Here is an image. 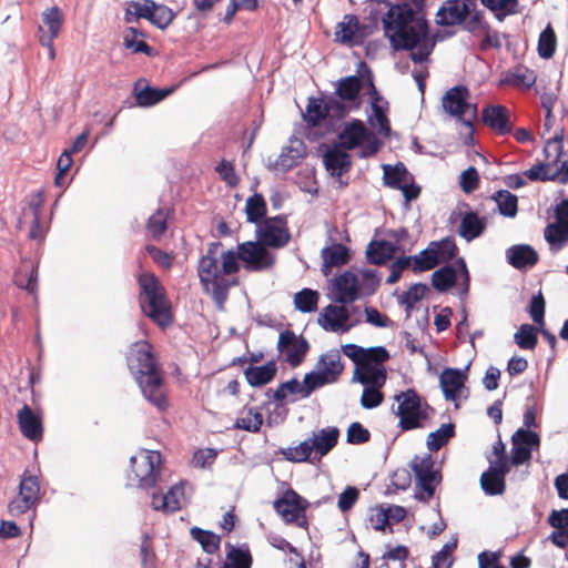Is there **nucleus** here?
Wrapping results in <instances>:
<instances>
[{
    "instance_id": "1",
    "label": "nucleus",
    "mask_w": 568,
    "mask_h": 568,
    "mask_svg": "<svg viewBox=\"0 0 568 568\" xmlns=\"http://www.w3.org/2000/svg\"><path fill=\"white\" fill-rule=\"evenodd\" d=\"M384 36L393 51H409L414 63H424L435 48L426 18V0H408L395 3L382 17Z\"/></svg>"
},
{
    "instance_id": "2",
    "label": "nucleus",
    "mask_w": 568,
    "mask_h": 568,
    "mask_svg": "<svg viewBox=\"0 0 568 568\" xmlns=\"http://www.w3.org/2000/svg\"><path fill=\"white\" fill-rule=\"evenodd\" d=\"M126 364L144 398L159 412H165L169 402L162 390L163 377L148 341L133 343L126 353Z\"/></svg>"
},
{
    "instance_id": "3",
    "label": "nucleus",
    "mask_w": 568,
    "mask_h": 568,
    "mask_svg": "<svg viewBox=\"0 0 568 568\" xmlns=\"http://www.w3.org/2000/svg\"><path fill=\"white\" fill-rule=\"evenodd\" d=\"M136 281L140 287L139 303L142 313L162 328L171 325L173 316L166 293L156 275L143 272L139 274Z\"/></svg>"
},
{
    "instance_id": "4",
    "label": "nucleus",
    "mask_w": 568,
    "mask_h": 568,
    "mask_svg": "<svg viewBox=\"0 0 568 568\" xmlns=\"http://www.w3.org/2000/svg\"><path fill=\"white\" fill-rule=\"evenodd\" d=\"M367 72H373L365 61L356 65L355 74L339 78L334 82L335 91L329 93L331 104L335 113L345 119L352 111H357L363 104L362 90L365 89Z\"/></svg>"
},
{
    "instance_id": "5",
    "label": "nucleus",
    "mask_w": 568,
    "mask_h": 568,
    "mask_svg": "<svg viewBox=\"0 0 568 568\" xmlns=\"http://www.w3.org/2000/svg\"><path fill=\"white\" fill-rule=\"evenodd\" d=\"M221 242H212L207 245L206 254L203 255L197 265V275L204 291L210 293L219 311L225 310V302L229 291L237 284V280L230 281L219 274L217 250Z\"/></svg>"
},
{
    "instance_id": "6",
    "label": "nucleus",
    "mask_w": 568,
    "mask_h": 568,
    "mask_svg": "<svg viewBox=\"0 0 568 568\" xmlns=\"http://www.w3.org/2000/svg\"><path fill=\"white\" fill-rule=\"evenodd\" d=\"M336 142L347 151L361 148L357 153L359 159L376 155L384 145L383 141L372 130L367 129L359 119H352L345 123L337 134Z\"/></svg>"
},
{
    "instance_id": "7",
    "label": "nucleus",
    "mask_w": 568,
    "mask_h": 568,
    "mask_svg": "<svg viewBox=\"0 0 568 568\" xmlns=\"http://www.w3.org/2000/svg\"><path fill=\"white\" fill-rule=\"evenodd\" d=\"M397 402V408L392 407V412L399 418L398 427L403 432L413 430L424 427V422L428 420V416L420 409L422 396L415 388H407L394 395Z\"/></svg>"
},
{
    "instance_id": "8",
    "label": "nucleus",
    "mask_w": 568,
    "mask_h": 568,
    "mask_svg": "<svg viewBox=\"0 0 568 568\" xmlns=\"http://www.w3.org/2000/svg\"><path fill=\"white\" fill-rule=\"evenodd\" d=\"M161 453L142 449L139 456H131L129 460L128 480L136 481V487L148 490L156 485L160 475Z\"/></svg>"
},
{
    "instance_id": "9",
    "label": "nucleus",
    "mask_w": 568,
    "mask_h": 568,
    "mask_svg": "<svg viewBox=\"0 0 568 568\" xmlns=\"http://www.w3.org/2000/svg\"><path fill=\"white\" fill-rule=\"evenodd\" d=\"M310 503L292 487H288L281 497L273 501L274 510L285 524H294L300 528L308 529L306 509Z\"/></svg>"
},
{
    "instance_id": "10",
    "label": "nucleus",
    "mask_w": 568,
    "mask_h": 568,
    "mask_svg": "<svg viewBox=\"0 0 568 568\" xmlns=\"http://www.w3.org/2000/svg\"><path fill=\"white\" fill-rule=\"evenodd\" d=\"M276 348L284 354V361L292 367H298L311 349L310 342L304 335H296L292 329H284L278 335Z\"/></svg>"
},
{
    "instance_id": "11",
    "label": "nucleus",
    "mask_w": 568,
    "mask_h": 568,
    "mask_svg": "<svg viewBox=\"0 0 568 568\" xmlns=\"http://www.w3.org/2000/svg\"><path fill=\"white\" fill-rule=\"evenodd\" d=\"M361 323L359 318L351 321V311L345 305L328 304L317 318V324L326 332L347 333Z\"/></svg>"
},
{
    "instance_id": "12",
    "label": "nucleus",
    "mask_w": 568,
    "mask_h": 568,
    "mask_svg": "<svg viewBox=\"0 0 568 568\" xmlns=\"http://www.w3.org/2000/svg\"><path fill=\"white\" fill-rule=\"evenodd\" d=\"M320 150H323V165L332 178L339 179L351 171L353 165L352 156L337 142H332L331 144L322 143Z\"/></svg>"
},
{
    "instance_id": "13",
    "label": "nucleus",
    "mask_w": 568,
    "mask_h": 568,
    "mask_svg": "<svg viewBox=\"0 0 568 568\" xmlns=\"http://www.w3.org/2000/svg\"><path fill=\"white\" fill-rule=\"evenodd\" d=\"M174 91L175 87L156 88L151 85L145 78H140L133 84L132 95L136 106L151 108L165 100Z\"/></svg>"
},
{
    "instance_id": "14",
    "label": "nucleus",
    "mask_w": 568,
    "mask_h": 568,
    "mask_svg": "<svg viewBox=\"0 0 568 568\" xmlns=\"http://www.w3.org/2000/svg\"><path fill=\"white\" fill-rule=\"evenodd\" d=\"M268 246L262 245L256 241H246L241 243L242 253L245 257V270L248 272H261L271 268L275 263V256L267 250Z\"/></svg>"
},
{
    "instance_id": "15",
    "label": "nucleus",
    "mask_w": 568,
    "mask_h": 568,
    "mask_svg": "<svg viewBox=\"0 0 568 568\" xmlns=\"http://www.w3.org/2000/svg\"><path fill=\"white\" fill-rule=\"evenodd\" d=\"M469 89L464 84H456L448 89L442 98V106L444 111L454 116L457 121H462L473 105L468 101Z\"/></svg>"
},
{
    "instance_id": "16",
    "label": "nucleus",
    "mask_w": 568,
    "mask_h": 568,
    "mask_svg": "<svg viewBox=\"0 0 568 568\" xmlns=\"http://www.w3.org/2000/svg\"><path fill=\"white\" fill-rule=\"evenodd\" d=\"M332 288L334 291L333 300L342 305L352 304L361 298L358 292L359 280L351 270L344 271L341 275L332 278Z\"/></svg>"
},
{
    "instance_id": "17",
    "label": "nucleus",
    "mask_w": 568,
    "mask_h": 568,
    "mask_svg": "<svg viewBox=\"0 0 568 568\" xmlns=\"http://www.w3.org/2000/svg\"><path fill=\"white\" fill-rule=\"evenodd\" d=\"M329 101V93L325 94L323 98L311 97L308 99L306 112L303 114V120L308 128L320 126L327 118V115H331L335 119H342V116L335 113V110Z\"/></svg>"
},
{
    "instance_id": "18",
    "label": "nucleus",
    "mask_w": 568,
    "mask_h": 568,
    "mask_svg": "<svg viewBox=\"0 0 568 568\" xmlns=\"http://www.w3.org/2000/svg\"><path fill=\"white\" fill-rule=\"evenodd\" d=\"M414 499L427 504L435 496L437 487L442 484L443 475L440 469L414 474Z\"/></svg>"
},
{
    "instance_id": "19",
    "label": "nucleus",
    "mask_w": 568,
    "mask_h": 568,
    "mask_svg": "<svg viewBox=\"0 0 568 568\" xmlns=\"http://www.w3.org/2000/svg\"><path fill=\"white\" fill-rule=\"evenodd\" d=\"M481 121L500 135H507L513 131L509 111L501 104L486 105L481 111Z\"/></svg>"
},
{
    "instance_id": "20",
    "label": "nucleus",
    "mask_w": 568,
    "mask_h": 568,
    "mask_svg": "<svg viewBox=\"0 0 568 568\" xmlns=\"http://www.w3.org/2000/svg\"><path fill=\"white\" fill-rule=\"evenodd\" d=\"M18 425L21 434L33 443L42 440L43 425L41 416L28 404H23L17 414Z\"/></svg>"
},
{
    "instance_id": "21",
    "label": "nucleus",
    "mask_w": 568,
    "mask_h": 568,
    "mask_svg": "<svg viewBox=\"0 0 568 568\" xmlns=\"http://www.w3.org/2000/svg\"><path fill=\"white\" fill-rule=\"evenodd\" d=\"M255 236L262 245L272 248H282L291 240L288 226L280 227L267 222L256 225Z\"/></svg>"
},
{
    "instance_id": "22",
    "label": "nucleus",
    "mask_w": 568,
    "mask_h": 568,
    "mask_svg": "<svg viewBox=\"0 0 568 568\" xmlns=\"http://www.w3.org/2000/svg\"><path fill=\"white\" fill-rule=\"evenodd\" d=\"M506 260L514 268L526 271L538 263L539 255L529 244H515L506 250Z\"/></svg>"
},
{
    "instance_id": "23",
    "label": "nucleus",
    "mask_w": 568,
    "mask_h": 568,
    "mask_svg": "<svg viewBox=\"0 0 568 568\" xmlns=\"http://www.w3.org/2000/svg\"><path fill=\"white\" fill-rule=\"evenodd\" d=\"M396 252L404 253L400 244L387 240H372L366 247V260L373 265H383L390 260Z\"/></svg>"
},
{
    "instance_id": "24",
    "label": "nucleus",
    "mask_w": 568,
    "mask_h": 568,
    "mask_svg": "<svg viewBox=\"0 0 568 568\" xmlns=\"http://www.w3.org/2000/svg\"><path fill=\"white\" fill-rule=\"evenodd\" d=\"M339 429L335 426L322 428L317 433L314 432L313 436L310 437L313 445L314 459L321 462L337 445Z\"/></svg>"
},
{
    "instance_id": "25",
    "label": "nucleus",
    "mask_w": 568,
    "mask_h": 568,
    "mask_svg": "<svg viewBox=\"0 0 568 568\" xmlns=\"http://www.w3.org/2000/svg\"><path fill=\"white\" fill-rule=\"evenodd\" d=\"M43 26L48 28V33L44 32L43 27L39 26V41L42 45L50 49V54L53 57L52 40L59 34L62 24V13L58 7L47 9L42 14Z\"/></svg>"
},
{
    "instance_id": "26",
    "label": "nucleus",
    "mask_w": 568,
    "mask_h": 568,
    "mask_svg": "<svg viewBox=\"0 0 568 568\" xmlns=\"http://www.w3.org/2000/svg\"><path fill=\"white\" fill-rule=\"evenodd\" d=\"M486 227L487 219L485 216H479L476 211L468 210L462 216L457 233L467 242H471L483 235Z\"/></svg>"
},
{
    "instance_id": "27",
    "label": "nucleus",
    "mask_w": 568,
    "mask_h": 568,
    "mask_svg": "<svg viewBox=\"0 0 568 568\" xmlns=\"http://www.w3.org/2000/svg\"><path fill=\"white\" fill-rule=\"evenodd\" d=\"M277 373V365L274 359H270L262 365L250 364L244 369V376L247 384L252 387H263L271 383Z\"/></svg>"
},
{
    "instance_id": "28",
    "label": "nucleus",
    "mask_w": 568,
    "mask_h": 568,
    "mask_svg": "<svg viewBox=\"0 0 568 568\" xmlns=\"http://www.w3.org/2000/svg\"><path fill=\"white\" fill-rule=\"evenodd\" d=\"M329 240L332 241V244L323 247L321 251V256L323 258L322 271L325 275L328 274L329 267L343 266L351 260V250L346 245L335 243L332 236H329Z\"/></svg>"
},
{
    "instance_id": "29",
    "label": "nucleus",
    "mask_w": 568,
    "mask_h": 568,
    "mask_svg": "<svg viewBox=\"0 0 568 568\" xmlns=\"http://www.w3.org/2000/svg\"><path fill=\"white\" fill-rule=\"evenodd\" d=\"M459 275V267L457 266V258L454 263L445 264L434 271L432 274L433 288L443 294L449 292L457 283Z\"/></svg>"
},
{
    "instance_id": "30",
    "label": "nucleus",
    "mask_w": 568,
    "mask_h": 568,
    "mask_svg": "<svg viewBox=\"0 0 568 568\" xmlns=\"http://www.w3.org/2000/svg\"><path fill=\"white\" fill-rule=\"evenodd\" d=\"M316 369L324 375L329 384L335 383L344 371V364L337 349L322 354L317 361Z\"/></svg>"
},
{
    "instance_id": "31",
    "label": "nucleus",
    "mask_w": 568,
    "mask_h": 568,
    "mask_svg": "<svg viewBox=\"0 0 568 568\" xmlns=\"http://www.w3.org/2000/svg\"><path fill=\"white\" fill-rule=\"evenodd\" d=\"M436 16V24L440 27L462 26L466 20L460 0H446L439 7Z\"/></svg>"
},
{
    "instance_id": "32",
    "label": "nucleus",
    "mask_w": 568,
    "mask_h": 568,
    "mask_svg": "<svg viewBox=\"0 0 568 568\" xmlns=\"http://www.w3.org/2000/svg\"><path fill=\"white\" fill-rule=\"evenodd\" d=\"M359 20L357 16L345 14L343 21L338 22L335 29V42L341 44L355 45L359 41Z\"/></svg>"
},
{
    "instance_id": "33",
    "label": "nucleus",
    "mask_w": 568,
    "mask_h": 568,
    "mask_svg": "<svg viewBox=\"0 0 568 568\" xmlns=\"http://www.w3.org/2000/svg\"><path fill=\"white\" fill-rule=\"evenodd\" d=\"M226 556L221 568H251L253 558L246 544L234 546L226 544Z\"/></svg>"
},
{
    "instance_id": "34",
    "label": "nucleus",
    "mask_w": 568,
    "mask_h": 568,
    "mask_svg": "<svg viewBox=\"0 0 568 568\" xmlns=\"http://www.w3.org/2000/svg\"><path fill=\"white\" fill-rule=\"evenodd\" d=\"M383 183L385 186L393 190L402 189V185L407 182L413 175L403 162L396 164H383Z\"/></svg>"
},
{
    "instance_id": "35",
    "label": "nucleus",
    "mask_w": 568,
    "mask_h": 568,
    "mask_svg": "<svg viewBox=\"0 0 568 568\" xmlns=\"http://www.w3.org/2000/svg\"><path fill=\"white\" fill-rule=\"evenodd\" d=\"M387 381V369L385 366L381 368H368L354 371L352 383H359L364 388H383Z\"/></svg>"
},
{
    "instance_id": "36",
    "label": "nucleus",
    "mask_w": 568,
    "mask_h": 568,
    "mask_svg": "<svg viewBox=\"0 0 568 568\" xmlns=\"http://www.w3.org/2000/svg\"><path fill=\"white\" fill-rule=\"evenodd\" d=\"M277 454L282 455L285 460L291 463H317V460L314 459L313 445L311 444L310 438L301 442L294 447H281Z\"/></svg>"
},
{
    "instance_id": "37",
    "label": "nucleus",
    "mask_w": 568,
    "mask_h": 568,
    "mask_svg": "<svg viewBox=\"0 0 568 568\" xmlns=\"http://www.w3.org/2000/svg\"><path fill=\"white\" fill-rule=\"evenodd\" d=\"M297 394H300L301 398H303L301 382L295 376L288 381L280 383L275 390L268 388L265 393L267 397H272L277 407H281L285 404L288 395Z\"/></svg>"
},
{
    "instance_id": "38",
    "label": "nucleus",
    "mask_w": 568,
    "mask_h": 568,
    "mask_svg": "<svg viewBox=\"0 0 568 568\" xmlns=\"http://www.w3.org/2000/svg\"><path fill=\"white\" fill-rule=\"evenodd\" d=\"M300 148L285 146L276 161L268 165V169H280L283 172H288L293 168L300 164L301 159L304 155L305 145L303 141H300Z\"/></svg>"
},
{
    "instance_id": "39",
    "label": "nucleus",
    "mask_w": 568,
    "mask_h": 568,
    "mask_svg": "<svg viewBox=\"0 0 568 568\" xmlns=\"http://www.w3.org/2000/svg\"><path fill=\"white\" fill-rule=\"evenodd\" d=\"M544 237L551 253L556 254L568 245V224H548Z\"/></svg>"
},
{
    "instance_id": "40",
    "label": "nucleus",
    "mask_w": 568,
    "mask_h": 568,
    "mask_svg": "<svg viewBox=\"0 0 568 568\" xmlns=\"http://www.w3.org/2000/svg\"><path fill=\"white\" fill-rule=\"evenodd\" d=\"M435 253L430 247V244L423 248L419 253L414 255H406L409 263L410 270L415 274H420L426 271H430L438 266V260L435 257Z\"/></svg>"
},
{
    "instance_id": "41",
    "label": "nucleus",
    "mask_w": 568,
    "mask_h": 568,
    "mask_svg": "<svg viewBox=\"0 0 568 568\" xmlns=\"http://www.w3.org/2000/svg\"><path fill=\"white\" fill-rule=\"evenodd\" d=\"M498 213L505 217H515L518 213V197L508 190H498L490 195Z\"/></svg>"
},
{
    "instance_id": "42",
    "label": "nucleus",
    "mask_w": 568,
    "mask_h": 568,
    "mask_svg": "<svg viewBox=\"0 0 568 568\" xmlns=\"http://www.w3.org/2000/svg\"><path fill=\"white\" fill-rule=\"evenodd\" d=\"M246 221L258 225L267 214V204L262 193L255 192L248 196L245 204Z\"/></svg>"
},
{
    "instance_id": "43",
    "label": "nucleus",
    "mask_w": 568,
    "mask_h": 568,
    "mask_svg": "<svg viewBox=\"0 0 568 568\" xmlns=\"http://www.w3.org/2000/svg\"><path fill=\"white\" fill-rule=\"evenodd\" d=\"M193 540L200 544L202 550L207 555H213L220 549L221 537L212 530L193 526L190 529Z\"/></svg>"
},
{
    "instance_id": "44",
    "label": "nucleus",
    "mask_w": 568,
    "mask_h": 568,
    "mask_svg": "<svg viewBox=\"0 0 568 568\" xmlns=\"http://www.w3.org/2000/svg\"><path fill=\"white\" fill-rule=\"evenodd\" d=\"M456 435L455 424H442L439 428L430 432L427 436L426 446L429 452L436 453L442 449Z\"/></svg>"
},
{
    "instance_id": "45",
    "label": "nucleus",
    "mask_w": 568,
    "mask_h": 568,
    "mask_svg": "<svg viewBox=\"0 0 568 568\" xmlns=\"http://www.w3.org/2000/svg\"><path fill=\"white\" fill-rule=\"evenodd\" d=\"M480 3L494 13V17L499 22H503L506 17L517 14L519 10V0H479Z\"/></svg>"
},
{
    "instance_id": "46",
    "label": "nucleus",
    "mask_w": 568,
    "mask_h": 568,
    "mask_svg": "<svg viewBox=\"0 0 568 568\" xmlns=\"http://www.w3.org/2000/svg\"><path fill=\"white\" fill-rule=\"evenodd\" d=\"M429 244L436 255V260H438V265L449 264L448 262L455 258L458 253V247L453 236H446L438 241H430Z\"/></svg>"
},
{
    "instance_id": "47",
    "label": "nucleus",
    "mask_w": 568,
    "mask_h": 568,
    "mask_svg": "<svg viewBox=\"0 0 568 568\" xmlns=\"http://www.w3.org/2000/svg\"><path fill=\"white\" fill-rule=\"evenodd\" d=\"M468 364L464 369L445 367L439 375L440 388L463 389L467 381Z\"/></svg>"
},
{
    "instance_id": "48",
    "label": "nucleus",
    "mask_w": 568,
    "mask_h": 568,
    "mask_svg": "<svg viewBox=\"0 0 568 568\" xmlns=\"http://www.w3.org/2000/svg\"><path fill=\"white\" fill-rule=\"evenodd\" d=\"M390 359V354L388 349L383 346H371L365 348L363 361L361 364V369H373L381 368V366H385L384 364Z\"/></svg>"
},
{
    "instance_id": "49",
    "label": "nucleus",
    "mask_w": 568,
    "mask_h": 568,
    "mask_svg": "<svg viewBox=\"0 0 568 568\" xmlns=\"http://www.w3.org/2000/svg\"><path fill=\"white\" fill-rule=\"evenodd\" d=\"M479 484L487 496H500L506 490V479L489 468L480 475Z\"/></svg>"
},
{
    "instance_id": "50",
    "label": "nucleus",
    "mask_w": 568,
    "mask_h": 568,
    "mask_svg": "<svg viewBox=\"0 0 568 568\" xmlns=\"http://www.w3.org/2000/svg\"><path fill=\"white\" fill-rule=\"evenodd\" d=\"M242 252L243 251L241 248V243L237 245V251L230 248L222 252V263L221 268H219V274L222 276L236 274L241 268L240 261H242L245 264V257Z\"/></svg>"
},
{
    "instance_id": "51",
    "label": "nucleus",
    "mask_w": 568,
    "mask_h": 568,
    "mask_svg": "<svg viewBox=\"0 0 568 568\" xmlns=\"http://www.w3.org/2000/svg\"><path fill=\"white\" fill-rule=\"evenodd\" d=\"M18 494L22 497L29 498L37 505L40 500L39 476L33 475L28 469H26L20 479Z\"/></svg>"
},
{
    "instance_id": "52",
    "label": "nucleus",
    "mask_w": 568,
    "mask_h": 568,
    "mask_svg": "<svg viewBox=\"0 0 568 568\" xmlns=\"http://www.w3.org/2000/svg\"><path fill=\"white\" fill-rule=\"evenodd\" d=\"M366 94L368 95L372 114L388 111V102L384 99L375 85L373 72H367L365 80Z\"/></svg>"
},
{
    "instance_id": "53",
    "label": "nucleus",
    "mask_w": 568,
    "mask_h": 568,
    "mask_svg": "<svg viewBox=\"0 0 568 568\" xmlns=\"http://www.w3.org/2000/svg\"><path fill=\"white\" fill-rule=\"evenodd\" d=\"M429 291L427 284L417 282L414 283L408 291L404 292L398 297V303L405 306L406 315L409 316L414 310L415 304L424 298L426 293Z\"/></svg>"
},
{
    "instance_id": "54",
    "label": "nucleus",
    "mask_w": 568,
    "mask_h": 568,
    "mask_svg": "<svg viewBox=\"0 0 568 568\" xmlns=\"http://www.w3.org/2000/svg\"><path fill=\"white\" fill-rule=\"evenodd\" d=\"M557 47V37L551 24L548 23L538 38L537 52L541 59L548 60L554 57Z\"/></svg>"
},
{
    "instance_id": "55",
    "label": "nucleus",
    "mask_w": 568,
    "mask_h": 568,
    "mask_svg": "<svg viewBox=\"0 0 568 568\" xmlns=\"http://www.w3.org/2000/svg\"><path fill=\"white\" fill-rule=\"evenodd\" d=\"M538 326L521 324L514 335V342L521 349H534L538 343Z\"/></svg>"
},
{
    "instance_id": "56",
    "label": "nucleus",
    "mask_w": 568,
    "mask_h": 568,
    "mask_svg": "<svg viewBox=\"0 0 568 568\" xmlns=\"http://www.w3.org/2000/svg\"><path fill=\"white\" fill-rule=\"evenodd\" d=\"M320 293L315 290L304 287L294 295L295 310L301 313H312L317 310Z\"/></svg>"
},
{
    "instance_id": "57",
    "label": "nucleus",
    "mask_w": 568,
    "mask_h": 568,
    "mask_svg": "<svg viewBox=\"0 0 568 568\" xmlns=\"http://www.w3.org/2000/svg\"><path fill=\"white\" fill-rule=\"evenodd\" d=\"M381 11L372 8L368 14L364 18L363 22H359V41H355L356 47L364 44V41L378 30L379 21L382 22Z\"/></svg>"
},
{
    "instance_id": "58",
    "label": "nucleus",
    "mask_w": 568,
    "mask_h": 568,
    "mask_svg": "<svg viewBox=\"0 0 568 568\" xmlns=\"http://www.w3.org/2000/svg\"><path fill=\"white\" fill-rule=\"evenodd\" d=\"M183 483L180 481L169 488L166 494L161 496V504L159 508H162L163 513H175L181 509L180 497L183 496Z\"/></svg>"
},
{
    "instance_id": "59",
    "label": "nucleus",
    "mask_w": 568,
    "mask_h": 568,
    "mask_svg": "<svg viewBox=\"0 0 568 568\" xmlns=\"http://www.w3.org/2000/svg\"><path fill=\"white\" fill-rule=\"evenodd\" d=\"M140 561L141 568H159V559L154 549L153 540L148 532H144L141 536Z\"/></svg>"
},
{
    "instance_id": "60",
    "label": "nucleus",
    "mask_w": 568,
    "mask_h": 568,
    "mask_svg": "<svg viewBox=\"0 0 568 568\" xmlns=\"http://www.w3.org/2000/svg\"><path fill=\"white\" fill-rule=\"evenodd\" d=\"M361 275L363 277L358 284V292L361 293V298L372 296L377 291L381 284V277L378 276L377 271L364 268L361 270Z\"/></svg>"
},
{
    "instance_id": "61",
    "label": "nucleus",
    "mask_w": 568,
    "mask_h": 568,
    "mask_svg": "<svg viewBox=\"0 0 568 568\" xmlns=\"http://www.w3.org/2000/svg\"><path fill=\"white\" fill-rule=\"evenodd\" d=\"M168 217L169 211L164 210L163 207H159L148 219L146 229L154 239L162 236L166 232Z\"/></svg>"
},
{
    "instance_id": "62",
    "label": "nucleus",
    "mask_w": 568,
    "mask_h": 568,
    "mask_svg": "<svg viewBox=\"0 0 568 568\" xmlns=\"http://www.w3.org/2000/svg\"><path fill=\"white\" fill-rule=\"evenodd\" d=\"M327 384H329V382L324 377L320 369H312L304 375V378L301 382L303 398H308L313 392Z\"/></svg>"
},
{
    "instance_id": "63",
    "label": "nucleus",
    "mask_w": 568,
    "mask_h": 568,
    "mask_svg": "<svg viewBox=\"0 0 568 568\" xmlns=\"http://www.w3.org/2000/svg\"><path fill=\"white\" fill-rule=\"evenodd\" d=\"M527 312L535 324L539 326L545 324L546 301L541 291L532 294Z\"/></svg>"
},
{
    "instance_id": "64",
    "label": "nucleus",
    "mask_w": 568,
    "mask_h": 568,
    "mask_svg": "<svg viewBox=\"0 0 568 568\" xmlns=\"http://www.w3.org/2000/svg\"><path fill=\"white\" fill-rule=\"evenodd\" d=\"M175 12L168 6L156 3V9L153 10L150 23L160 30H165L174 20Z\"/></svg>"
}]
</instances>
